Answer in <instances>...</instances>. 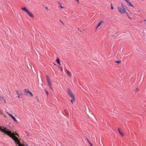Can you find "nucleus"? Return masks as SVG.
<instances>
[{
    "mask_svg": "<svg viewBox=\"0 0 146 146\" xmlns=\"http://www.w3.org/2000/svg\"><path fill=\"white\" fill-rule=\"evenodd\" d=\"M27 13L31 17L33 18L34 17V16L32 13L28 11V12H27Z\"/></svg>",
    "mask_w": 146,
    "mask_h": 146,
    "instance_id": "obj_5",
    "label": "nucleus"
},
{
    "mask_svg": "<svg viewBox=\"0 0 146 146\" xmlns=\"http://www.w3.org/2000/svg\"><path fill=\"white\" fill-rule=\"evenodd\" d=\"M56 61L57 62V63L58 64H60V60L58 58H57L56 60Z\"/></svg>",
    "mask_w": 146,
    "mask_h": 146,
    "instance_id": "obj_12",
    "label": "nucleus"
},
{
    "mask_svg": "<svg viewBox=\"0 0 146 146\" xmlns=\"http://www.w3.org/2000/svg\"><path fill=\"white\" fill-rule=\"evenodd\" d=\"M59 4H60V7L61 8H63L64 7L61 5V4L60 3H59Z\"/></svg>",
    "mask_w": 146,
    "mask_h": 146,
    "instance_id": "obj_19",
    "label": "nucleus"
},
{
    "mask_svg": "<svg viewBox=\"0 0 146 146\" xmlns=\"http://www.w3.org/2000/svg\"><path fill=\"white\" fill-rule=\"evenodd\" d=\"M0 98H2V97H0Z\"/></svg>",
    "mask_w": 146,
    "mask_h": 146,
    "instance_id": "obj_34",
    "label": "nucleus"
},
{
    "mask_svg": "<svg viewBox=\"0 0 146 146\" xmlns=\"http://www.w3.org/2000/svg\"><path fill=\"white\" fill-rule=\"evenodd\" d=\"M58 68H60V69H61V71H63V69L62 68V67L60 66H58Z\"/></svg>",
    "mask_w": 146,
    "mask_h": 146,
    "instance_id": "obj_17",
    "label": "nucleus"
},
{
    "mask_svg": "<svg viewBox=\"0 0 146 146\" xmlns=\"http://www.w3.org/2000/svg\"><path fill=\"white\" fill-rule=\"evenodd\" d=\"M2 99L3 100L4 103H6V100L4 98H2Z\"/></svg>",
    "mask_w": 146,
    "mask_h": 146,
    "instance_id": "obj_23",
    "label": "nucleus"
},
{
    "mask_svg": "<svg viewBox=\"0 0 146 146\" xmlns=\"http://www.w3.org/2000/svg\"><path fill=\"white\" fill-rule=\"evenodd\" d=\"M67 91L68 94L71 98H73L75 97L74 95L70 88H68Z\"/></svg>",
    "mask_w": 146,
    "mask_h": 146,
    "instance_id": "obj_3",
    "label": "nucleus"
},
{
    "mask_svg": "<svg viewBox=\"0 0 146 146\" xmlns=\"http://www.w3.org/2000/svg\"><path fill=\"white\" fill-rule=\"evenodd\" d=\"M102 22H100L98 24L97 26H96V28L97 29L99 27L100 25L102 23Z\"/></svg>",
    "mask_w": 146,
    "mask_h": 146,
    "instance_id": "obj_14",
    "label": "nucleus"
},
{
    "mask_svg": "<svg viewBox=\"0 0 146 146\" xmlns=\"http://www.w3.org/2000/svg\"><path fill=\"white\" fill-rule=\"evenodd\" d=\"M0 131L7 134L14 141L16 144H17L19 146H22L21 144H20L19 141L18 139L15 135H16L19 136L18 134L15 132H12L11 131L8 130L5 127H0Z\"/></svg>",
    "mask_w": 146,
    "mask_h": 146,
    "instance_id": "obj_1",
    "label": "nucleus"
},
{
    "mask_svg": "<svg viewBox=\"0 0 146 146\" xmlns=\"http://www.w3.org/2000/svg\"><path fill=\"white\" fill-rule=\"evenodd\" d=\"M9 116L11 117L15 122H17V120H16V118L12 114L10 115Z\"/></svg>",
    "mask_w": 146,
    "mask_h": 146,
    "instance_id": "obj_8",
    "label": "nucleus"
},
{
    "mask_svg": "<svg viewBox=\"0 0 146 146\" xmlns=\"http://www.w3.org/2000/svg\"><path fill=\"white\" fill-rule=\"evenodd\" d=\"M71 98H72V99L70 100V101L73 104V102H74L75 101V97Z\"/></svg>",
    "mask_w": 146,
    "mask_h": 146,
    "instance_id": "obj_13",
    "label": "nucleus"
},
{
    "mask_svg": "<svg viewBox=\"0 0 146 146\" xmlns=\"http://www.w3.org/2000/svg\"><path fill=\"white\" fill-rule=\"evenodd\" d=\"M139 90L138 88H137L135 89V91H138Z\"/></svg>",
    "mask_w": 146,
    "mask_h": 146,
    "instance_id": "obj_26",
    "label": "nucleus"
},
{
    "mask_svg": "<svg viewBox=\"0 0 146 146\" xmlns=\"http://www.w3.org/2000/svg\"><path fill=\"white\" fill-rule=\"evenodd\" d=\"M86 139H87V141L89 142V140L87 138Z\"/></svg>",
    "mask_w": 146,
    "mask_h": 146,
    "instance_id": "obj_31",
    "label": "nucleus"
},
{
    "mask_svg": "<svg viewBox=\"0 0 146 146\" xmlns=\"http://www.w3.org/2000/svg\"><path fill=\"white\" fill-rule=\"evenodd\" d=\"M117 9L118 12L120 14H123L125 13L126 10L123 7V4L121 3V7H117Z\"/></svg>",
    "mask_w": 146,
    "mask_h": 146,
    "instance_id": "obj_2",
    "label": "nucleus"
},
{
    "mask_svg": "<svg viewBox=\"0 0 146 146\" xmlns=\"http://www.w3.org/2000/svg\"><path fill=\"white\" fill-rule=\"evenodd\" d=\"M54 65H56V64H55V63H54Z\"/></svg>",
    "mask_w": 146,
    "mask_h": 146,
    "instance_id": "obj_33",
    "label": "nucleus"
},
{
    "mask_svg": "<svg viewBox=\"0 0 146 146\" xmlns=\"http://www.w3.org/2000/svg\"><path fill=\"white\" fill-rule=\"evenodd\" d=\"M16 92L17 94H18V95H23V94L20 91H19L17 90H16Z\"/></svg>",
    "mask_w": 146,
    "mask_h": 146,
    "instance_id": "obj_9",
    "label": "nucleus"
},
{
    "mask_svg": "<svg viewBox=\"0 0 146 146\" xmlns=\"http://www.w3.org/2000/svg\"><path fill=\"white\" fill-rule=\"evenodd\" d=\"M21 9L23 10V11H24L25 12H28V10H27V9H26V8H25V7H22L21 8Z\"/></svg>",
    "mask_w": 146,
    "mask_h": 146,
    "instance_id": "obj_15",
    "label": "nucleus"
},
{
    "mask_svg": "<svg viewBox=\"0 0 146 146\" xmlns=\"http://www.w3.org/2000/svg\"><path fill=\"white\" fill-rule=\"evenodd\" d=\"M23 145H24V146H23L22 145H22V146H28V145L25 144V143H24L23 144Z\"/></svg>",
    "mask_w": 146,
    "mask_h": 146,
    "instance_id": "obj_20",
    "label": "nucleus"
},
{
    "mask_svg": "<svg viewBox=\"0 0 146 146\" xmlns=\"http://www.w3.org/2000/svg\"><path fill=\"white\" fill-rule=\"evenodd\" d=\"M27 136L28 137H30L29 135V134H27Z\"/></svg>",
    "mask_w": 146,
    "mask_h": 146,
    "instance_id": "obj_28",
    "label": "nucleus"
},
{
    "mask_svg": "<svg viewBox=\"0 0 146 146\" xmlns=\"http://www.w3.org/2000/svg\"><path fill=\"white\" fill-rule=\"evenodd\" d=\"M118 131L119 133L120 134V135L122 136H124V133L122 131H121L120 130V129L119 128H118Z\"/></svg>",
    "mask_w": 146,
    "mask_h": 146,
    "instance_id": "obj_6",
    "label": "nucleus"
},
{
    "mask_svg": "<svg viewBox=\"0 0 146 146\" xmlns=\"http://www.w3.org/2000/svg\"><path fill=\"white\" fill-rule=\"evenodd\" d=\"M24 91H26V92H28V93L30 94L32 96H33V94L32 93V92L29 91V90H28L27 89H24Z\"/></svg>",
    "mask_w": 146,
    "mask_h": 146,
    "instance_id": "obj_7",
    "label": "nucleus"
},
{
    "mask_svg": "<svg viewBox=\"0 0 146 146\" xmlns=\"http://www.w3.org/2000/svg\"><path fill=\"white\" fill-rule=\"evenodd\" d=\"M18 95V96H17V97H18V98H20V95Z\"/></svg>",
    "mask_w": 146,
    "mask_h": 146,
    "instance_id": "obj_30",
    "label": "nucleus"
},
{
    "mask_svg": "<svg viewBox=\"0 0 146 146\" xmlns=\"http://www.w3.org/2000/svg\"><path fill=\"white\" fill-rule=\"evenodd\" d=\"M45 91H46V94H47V95H48V91L47 90H46Z\"/></svg>",
    "mask_w": 146,
    "mask_h": 146,
    "instance_id": "obj_25",
    "label": "nucleus"
},
{
    "mask_svg": "<svg viewBox=\"0 0 146 146\" xmlns=\"http://www.w3.org/2000/svg\"><path fill=\"white\" fill-rule=\"evenodd\" d=\"M89 143L90 145L91 146H93V145L92 143L90 142V141H89Z\"/></svg>",
    "mask_w": 146,
    "mask_h": 146,
    "instance_id": "obj_22",
    "label": "nucleus"
},
{
    "mask_svg": "<svg viewBox=\"0 0 146 146\" xmlns=\"http://www.w3.org/2000/svg\"><path fill=\"white\" fill-rule=\"evenodd\" d=\"M45 9H46V10H48V7H45Z\"/></svg>",
    "mask_w": 146,
    "mask_h": 146,
    "instance_id": "obj_29",
    "label": "nucleus"
},
{
    "mask_svg": "<svg viewBox=\"0 0 146 146\" xmlns=\"http://www.w3.org/2000/svg\"><path fill=\"white\" fill-rule=\"evenodd\" d=\"M66 71L67 72L68 75L70 77H71L72 76L71 74H70L69 71L67 69L66 70Z\"/></svg>",
    "mask_w": 146,
    "mask_h": 146,
    "instance_id": "obj_10",
    "label": "nucleus"
},
{
    "mask_svg": "<svg viewBox=\"0 0 146 146\" xmlns=\"http://www.w3.org/2000/svg\"><path fill=\"white\" fill-rule=\"evenodd\" d=\"M144 21H146V19H144Z\"/></svg>",
    "mask_w": 146,
    "mask_h": 146,
    "instance_id": "obj_32",
    "label": "nucleus"
},
{
    "mask_svg": "<svg viewBox=\"0 0 146 146\" xmlns=\"http://www.w3.org/2000/svg\"><path fill=\"white\" fill-rule=\"evenodd\" d=\"M48 85L49 86V87L52 90H53V89L52 87L51 86V83L50 80H48L47 81Z\"/></svg>",
    "mask_w": 146,
    "mask_h": 146,
    "instance_id": "obj_4",
    "label": "nucleus"
},
{
    "mask_svg": "<svg viewBox=\"0 0 146 146\" xmlns=\"http://www.w3.org/2000/svg\"><path fill=\"white\" fill-rule=\"evenodd\" d=\"M7 113L9 116V115H11V114L10 113H9V112H7V111H6L5 112Z\"/></svg>",
    "mask_w": 146,
    "mask_h": 146,
    "instance_id": "obj_24",
    "label": "nucleus"
},
{
    "mask_svg": "<svg viewBox=\"0 0 146 146\" xmlns=\"http://www.w3.org/2000/svg\"><path fill=\"white\" fill-rule=\"evenodd\" d=\"M60 22L63 24H64V23H63V22L61 21L60 20Z\"/></svg>",
    "mask_w": 146,
    "mask_h": 146,
    "instance_id": "obj_27",
    "label": "nucleus"
},
{
    "mask_svg": "<svg viewBox=\"0 0 146 146\" xmlns=\"http://www.w3.org/2000/svg\"><path fill=\"white\" fill-rule=\"evenodd\" d=\"M46 79H47V81H48V80H50L49 78V77L48 75H47L46 76Z\"/></svg>",
    "mask_w": 146,
    "mask_h": 146,
    "instance_id": "obj_18",
    "label": "nucleus"
},
{
    "mask_svg": "<svg viewBox=\"0 0 146 146\" xmlns=\"http://www.w3.org/2000/svg\"><path fill=\"white\" fill-rule=\"evenodd\" d=\"M127 3L128 4L129 6H131L134 7V6L131 3V2L129 1Z\"/></svg>",
    "mask_w": 146,
    "mask_h": 146,
    "instance_id": "obj_11",
    "label": "nucleus"
},
{
    "mask_svg": "<svg viewBox=\"0 0 146 146\" xmlns=\"http://www.w3.org/2000/svg\"><path fill=\"white\" fill-rule=\"evenodd\" d=\"M115 62V63H118V64H119V63H121V61L120 60H119L116 61Z\"/></svg>",
    "mask_w": 146,
    "mask_h": 146,
    "instance_id": "obj_16",
    "label": "nucleus"
},
{
    "mask_svg": "<svg viewBox=\"0 0 146 146\" xmlns=\"http://www.w3.org/2000/svg\"><path fill=\"white\" fill-rule=\"evenodd\" d=\"M111 9H114V8H113V6H112V4H111Z\"/></svg>",
    "mask_w": 146,
    "mask_h": 146,
    "instance_id": "obj_21",
    "label": "nucleus"
}]
</instances>
